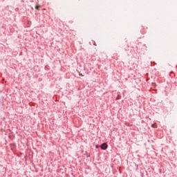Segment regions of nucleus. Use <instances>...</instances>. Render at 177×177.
I'll use <instances>...</instances> for the list:
<instances>
[{"label":"nucleus","mask_w":177,"mask_h":177,"mask_svg":"<svg viewBox=\"0 0 177 177\" xmlns=\"http://www.w3.org/2000/svg\"><path fill=\"white\" fill-rule=\"evenodd\" d=\"M101 149L102 150H106V149H107V144L106 143H103L102 145H101Z\"/></svg>","instance_id":"1"},{"label":"nucleus","mask_w":177,"mask_h":177,"mask_svg":"<svg viewBox=\"0 0 177 177\" xmlns=\"http://www.w3.org/2000/svg\"><path fill=\"white\" fill-rule=\"evenodd\" d=\"M152 128H157V123H154L151 125Z\"/></svg>","instance_id":"2"},{"label":"nucleus","mask_w":177,"mask_h":177,"mask_svg":"<svg viewBox=\"0 0 177 177\" xmlns=\"http://www.w3.org/2000/svg\"><path fill=\"white\" fill-rule=\"evenodd\" d=\"M118 98H120V96H119V95L118 96Z\"/></svg>","instance_id":"3"}]
</instances>
